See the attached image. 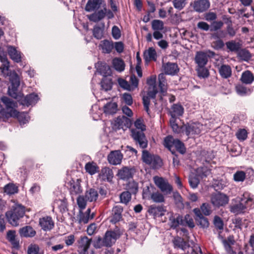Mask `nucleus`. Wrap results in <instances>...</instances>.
Returning <instances> with one entry per match:
<instances>
[{
	"label": "nucleus",
	"mask_w": 254,
	"mask_h": 254,
	"mask_svg": "<svg viewBox=\"0 0 254 254\" xmlns=\"http://www.w3.org/2000/svg\"><path fill=\"white\" fill-rule=\"evenodd\" d=\"M2 102L5 106V109H3L0 104V113L6 118L9 117H19L20 123L25 124L28 121V117L24 114H21L19 116V112L15 109L17 106L16 102L11 100L6 97L1 98Z\"/></svg>",
	"instance_id": "obj_1"
},
{
	"label": "nucleus",
	"mask_w": 254,
	"mask_h": 254,
	"mask_svg": "<svg viewBox=\"0 0 254 254\" xmlns=\"http://www.w3.org/2000/svg\"><path fill=\"white\" fill-rule=\"evenodd\" d=\"M25 207L19 204H16L11 210L7 211L6 217L8 222L12 226H17L18 225V220L22 218L25 214Z\"/></svg>",
	"instance_id": "obj_2"
},
{
	"label": "nucleus",
	"mask_w": 254,
	"mask_h": 254,
	"mask_svg": "<svg viewBox=\"0 0 254 254\" xmlns=\"http://www.w3.org/2000/svg\"><path fill=\"white\" fill-rule=\"evenodd\" d=\"M254 203L253 199L250 194L245 192L240 198L239 203L231 207V211L236 214L243 213L247 208H251Z\"/></svg>",
	"instance_id": "obj_3"
},
{
	"label": "nucleus",
	"mask_w": 254,
	"mask_h": 254,
	"mask_svg": "<svg viewBox=\"0 0 254 254\" xmlns=\"http://www.w3.org/2000/svg\"><path fill=\"white\" fill-rule=\"evenodd\" d=\"M142 195L143 198L151 200L155 203H162L165 201L164 194L152 185L143 189Z\"/></svg>",
	"instance_id": "obj_4"
},
{
	"label": "nucleus",
	"mask_w": 254,
	"mask_h": 254,
	"mask_svg": "<svg viewBox=\"0 0 254 254\" xmlns=\"http://www.w3.org/2000/svg\"><path fill=\"white\" fill-rule=\"evenodd\" d=\"M142 159L143 162L150 165L154 169H157L162 165V160L157 155L150 153L147 150H143Z\"/></svg>",
	"instance_id": "obj_5"
},
{
	"label": "nucleus",
	"mask_w": 254,
	"mask_h": 254,
	"mask_svg": "<svg viewBox=\"0 0 254 254\" xmlns=\"http://www.w3.org/2000/svg\"><path fill=\"white\" fill-rule=\"evenodd\" d=\"M153 180L155 185L164 194H170L173 191V186L169 183L167 179L155 176L153 177Z\"/></svg>",
	"instance_id": "obj_6"
},
{
	"label": "nucleus",
	"mask_w": 254,
	"mask_h": 254,
	"mask_svg": "<svg viewBox=\"0 0 254 254\" xmlns=\"http://www.w3.org/2000/svg\"><path fill=\"white\" fill-rule=\"evenodd\" d=\"M131 135L136 144L142 148L147 147L148 141L143 131L137 129H131Z\"/></svg>",
	"instance_id": "obj_7"
},
{
	"label": "nucleus",
	"mask_w": 254,
	"mask_h": 254,
	"mask_svg": "<svg viewBox=\"0 0 254 254\" xmlns=\"http://www.w3.org/2000/svg\"><path fill=\"white\" fill-rule=\"evenodd\" d=\"M227 33L224 30H219L211 35V39L213 40L212 47L213 48H223L224 43L221 38L226 37Z\"/></svg>",
	"instance_id": "obj_8"
},
{
	"label": "nucleus",
	"mask_w": 254,
	"mask_h": 254,
	"mask_svg": "<svg viewBox=\"0 0 254 254\" xmlns=\"http://www.w3.org/2000/svg\"><path fill=\"white\" fill-rule=\"evenodd\" d=\"M215 56L214 52L208 51L207 53L202 52H197L195 57V62L198 66H205L208 58H213Z\"/></svg>",
	"instance_id": "obj_9"
},
{
	"label": "nucleus",
	"mask_w": 254,
	"mask_h": 254,
	"mask_svg": "<svg viewBox=\"0 0 254 254\" xmlns=\"http://www.w3.org/2000/svg\"><path fill=\"white\" fill-rule=\"evenodd\" d=\"M157 92V86H149L147 96H144L142 98L144 109L148 114H149V112L150 99L155 98Z\"/></svg>",
	"instance_id": "obj_10"
},
{
	"label": "nucleus",
	"mask_w": 254,
	"mask_h": 254,
	"mask_svg": "<svg viewBox=\"0 0 254 254\" xmlns=\"http://www.w3.org/2000/svg\"><path fill=\"white\" fill-rule=\"evenodd\" d=\"M228 197L225 194L221 193H215L212 194L211 202L212 204L217 207L223 206L228 203Z\"/></svg>",
	"instance_id": "obj_11"
},
{
	"label": "nucleus",
	"mask_w": 254,
	"mask_h": 254,
	"mask_svg": "<svg viewBox=\"0 0 254 254\" xmlns=\"http://www.w3.org/2000/svg\"><path fill=\"white\" fill-rule=\"evenodd\" d=\"M120 234L118 231H107L104 236L105 247H111L120 238Z\"/></svg>",
	"instance_id": "obj_12"
},
{
	"label": "nucleus",
	"mask_w": 254,
	"mask_h": 254,
	"mask_svg": "<svg viewBox=\"0 0 254 254\" xmlns=\"http://www.w3.org/2000/svg\"><path fill=\"white\" fill-rule=\"evenodd\" d=\"M185 133L187 135L189 134H198L203 128L202 124L199 123H192L184 125Z\"/></svg>",
	"instance_id": "obj_13"
},
{
	"label": "nucleus",
	"mask_w": 254,
	"mask_h": 254,
	"mask_svg": "<svg viewBox=\"0 0 254 254\" xmlns=\"http://www.w3.org/2000/svg\"><path fill=\"white\" fill-rule=\"evenodd\" d=\"M131 125L130 120L125 116L119 117L115 121L113 127L115 129H123L126 130Z\"/></svg>",
	"instance_id": "obj_14"
},
{
	"label": "nucleus",
	"mask_w": 254,
	"mask_h": 254,
	"mask_svg": "<svg viewBox=\"0 0 254 254\" xmlns=\"http://www.w3.org/2000/svg\"><path fill=\"white\" fill-rule=\"evenodd\" d=\"M3 49H0V61L2 64L0 67V70L4 76H9L11 71H9V63L7 60L6 55L3 53Z\"/></svg>",
	"instance_id": "obj_15"
},
{
	"label": "nucleus",
	"mask_w": 254,
	"mask_h": 254,
	"mask_svg": "<svg viewBox=\"0 0 254 254\" xmlns=\"http://www.w3.org/2000/svg\"><path fill=\"white\" fill-rule=\"evenodd\" d=\"M123 158V155L120 150L112 151L108 155L109 163L113 165L120 164Z\"/></svg>",
	"instance_id": "obj_16"
},
{
	"label": "nucleus",
	"mask_w": 254,
	"mask_h": 254,
	"mask_svg": "<svg viewBox=\"0 0 254 254\" xmlns=\"http://www.w3.org/2000/svg\"><path fill=\"white\" fill-rule=\"evenodd\" d=\"M134 169L128 167H124L118 170L117 176L124 181H127L133 177Z\"/></svg>",
	"instance_id": "obj_17"
},
{
	"label": "nucleus",
	"mask_w": 254,
	"mask_h": 254,
	"mask_svg": "<svg viewBox=\"0 0 254 254\" xmlns=\"http://www.w3.org/2000/svg\"><path fill=\"white\" fill-rule=\"evenodd\" d=\"M92 241L91 239H89L87 236H81L80 239L78 241V248L80 249L81 254H85L91 245Z\"/></svg>",
	"instance_id": "obj_18"
},
{
	"label": "nucleus",
	"mask_w": 254,
	"mask_h": 254,
	"mask_svg": "<svg viewBox=\"0 0 254 254\" xmlns=\"http://www.w3.org/2000/svg\"><path fill=\"white\" fill-rule=\"evenodd\" d=\"M148 213L155 217H161L165 215L166 209L164 206L151 205L148 209Z\"/></svg>",
	"instance_id": "obj_19"
},
{
	"label": "nucleus",
	"mask_w": 254,
	"mask_h": 254,
	"mask_svg": "<svg viewBox=\"0 0 254 254\" xmlns=\"http://www.w3.org/2000/svg\"><path fill=\"white\" fill-rule=\"evenodd\" d=\"M123 208L121 206H115L112 209V216L110 222L113 224H116L119 222L122 218V212Z\"/></svg>",
	"instance_id": "obj_20"
},
{
	"label": "nucleus",
	"mask_w": 254,
	"mask_h": 254,
	"mask_svg": "<svg viewBox=\"0 0 254 254\" xmlns=\"http://www.w3.org/2000/svg\"><path fill=\"white\" fill-rule=\"evenodd\" d=\"M39 224L44 231H50L54 227V222L51 217L46 216L39 220Z\"/></svg>",
	"instance_id": "obj_21"
},
{
	"label": "nucleus",
	"mask_w": 254,
	"mask_h": 254,
	"mask_svg": "<svg viewBox=\"0 0 254 254\" xmlns=\"http://www.w3.org/2000/svg\"><path fill=\"white\" fill-rule=\"evenodd\" d=\"M8 54L10 59L15 63H19L24 60L23 54L17 49H8Z\"/></svg>",
	"instance_id": "obj_22"
},
{
	"label": "nucleus",
	"mask_w": 254,
	"mask_h": 254,
	"mask_svg": "<svg viewBox=\"0 0 254 254\" xmlns=\"http://www.w3.org/2000/svg\"><path fill=\"white\" fill-rule=\"evenodd\" d=\"M184 108L178 104H173L170 110L171 119H176L177 118L181 116L184 113Z\"/></svg>",
	"instance_id": "obj_23"
},
{
	"label": "nucleus",
	"mask_w": 254,
	"mask_h": 254,
	"mask_svg": "<svg viewBox=\"0 0 254 254\" xmlns=\"http://www.w3.org/2000/svg\"><path fill=\"white\" fill-rule=\"evenodd\" d=\"M99 176L103 180L110 182L112 181L113 178L114 173L111 169L107 167H105L102 168Z\"/></svg>",
	"instance_id": "obj_24"
},
{
	"label": "nucleus",
	"mask_w": 254,
	"mask_h": 254,
	"mask_svg": "<svg viewBox=\"0 0 254 254\" xmlns=\"http://www.w3.org/2000/svg\"><path fill=\"white\" fill-rule=\"evenodd\" d=\"M209 6L210 3L208 0H198L194 2L193 8L196 11L202 12L206 10Z\"/></svg>",
	"instance_id": "obj_25"
},
{
	"label": "nucleus",
	"mask_w": 254,
	"mask_h": 254,
	"mask_svg": "<svg viewBox=\"0 0 254 254\" xmlns=\"http://www.w3.org/2000/svg\"><path fill=\"white\" fill-rule=\"evenodd\" d=\"M6 238L8 242L11 244L13 248L15 249L19 248V241L16 238V231L15 230L8 231Z\"/></svg>",
	"instance_id": "obj_26"
},
{
	"label": "nucleus",
	"mask_w": 254,
	"mask_h": 254,
	"mask_svg": "<svg viewBox=\"0 0 254 254\" xmlns=\"http://www.w3.org/2000/svg\"><path fill=\"white\" fill-rule=\"evenodd\" d=\"M163 67L165 74L169 75H174L179 70L178 66L176 64L169 62L164 64Z\"/></svg>",
	"instance_id": "obj_27"
},
{
	"label": "nucleus",
	"mask_w": 254,
	"mask_h": 254,
	"mask_svg": "<svg viewBox=\"0 0 254 254\" xmlns=\"http://www.w3.org/2000/svg\"><path fill=\"white\" fill-rule=\"evenodd\" d=\"M80 181L79 179H77L75 181L73 180L70 181V193L72 196L81 193L82 190Z\"/></svg>",
	"instance_id": "obj_28"
},
{
	"label": "nucleus",
	"mask_w": 254,
	"mask_h": 254,
	"mask_svg": "<svg viewBox=\"0 0 254 254\" xmlns=\"http://www.w3.org/2000/svg\"><path fill=\"white\" fill-rule=\"evenodd\" d=\"M169 215L170 226L172 228H176L179 225H184L183 221V217L179 215L174 216L172 213H168Z\"/></svg>",
	"instance_id": "obj_29"
},
{
	"label": "nucleus",
	"mask_w": 254,
	"mask_h": 254,
	"mask_svg": "<svg viewBox=\"0 0 254 254\" xmlns=\"http://www.w3.org/2000/svg\"><path fill=\"white\" fill-rule=\"evenodd\" d=\"M19 233L21 237H33L36 235V231L30 226H26L20 228Z\"/></svg>",
	"instance_id": "obj_30"
},
{
	"label": "nucleus",
	"mask_w": 254,
	"mask_h": 254,
	"mask_svg": "<svg viewBox=\"0 0 254 254\" xmlns=\"http://www.w3.org/2000/svg\"><path fill=\"white\" fill-rule=\"evenodd\" d=\"M90 208H88L85 213H83L80 210L79 222L80 223L86 224L88 222L90 219H93L95 216V214L92 213L90 215Z\"/></svg>",
	"instance_id": "obj_31"
},
{
	"label": "nucleus",
	"mask_w": 254,
	"mask_h": 254,
	"mask_svg": "<svg viewBox=\"0 0 254 254\" xmlns=\"http://www.w3.org/2000/svg\"><path fill=\"white\" fill-rule=\"evenodd\" d=\"M231 51H235L238 56L242 60L248 61L251 58V53L246 49H229Z\"/></svg>",
	"instance_id": "obj_32"
},
{
	"label": "nucleus",
	"mask_w": 254,
	"mask_h": 254,
	"mask_svg": "<svg viewBox=\"0 0 254 254\" xmlns=\"http://www.w3.org/2000/svg\"><path fill=\"white\" fill-rule=\"evenodd\" d=\"M39 99L38 96L34 93L30 94L25 96L22 100V104L23 105L28 106L35 104Z\"/></svg>",
	"instance_id": "obj_33"
},
{
	"label": "nucleus",
	"mask_w": 254,
	"mask_h": 254,
	"mask_svg": "<svg viewBox=\"0 0 254 254\" xmlns=\"http://www.w3.org/2000/svg\"><path fill=\"white\" fill-rule=\"evenodd\" d=\"M105 15L106 7H104L103 9L98 10V11L90 15L88 18L91 21L97 22L103 19Z\"/></svg>",
	"instance_id": "obj_34"
},
{
	"label": "nucleus",
	"mask_w": 254,
	"mask_h": 254,
	"mask_svg": "<svg viewBox=\"0 0 254 254\" xmlns=\"http://www.w3.org/2000/svg\"><path fill=\"white\" fill-rule=\"evenodd\" d=\"M100 48H123L124 44L122 42H113L111 40H104L101 41Z\"/></svg>",
	"instance_id": "obj_35"
},
{
	"label": "nucleus",
	"mask_w": 254,
	"mask_h": 254,
	"mask_svg": "<svg viewBox=\"0 0 254 254\" xmlns=\"http://www.w3.org/2000/svg\"><path fill=\"white\" fill-rule=\"evenodd\" d=\"M103 0H88L85 9L86 11H92L94 9L99 8L102 4Z\"/></svg>",
	"instance_id": "obj_36"
},
{
	"label": "nucleus",
	"mask_w": 254,
	"mask_h": 254,
	"mask_svg": "<svg viewBox=\"0 0 254 254\" xmlns=\"http://www.w3.org/2000/svg\"><path fill=\"white\" fill-rule=\"evenodd\" d=\"M118 111V105L116 102H109L104 106V112L106 115H113Z\"/></svg>",
	"instance_id": "obj_37"
},
{
	"label": "nucleus",
	"mask_w": 254,
	"mask_h": 254,
	"mask_svg": "<svg viewBox=\"0 0 254 254\" xmlns=\"http://www.w3.org/2000/svg\"><path fill=\"white\" fill-rule=\"evenodd\" d=\"M84 196L87 201L90 202L95 201L98 197V193L96 190L90 189L86 191Z\"/></svg>",
	"instance_id": "obj_38"
},
{
	"label": "nucleus",
	"mask_w": 254,
	"mask_h": 254,
	"mask_svg": "<svg viewBox=\"0 0 254 254\" xmlns=\"http://www.w3.org/2000/svg\"><path fill=\"white\" fill-rule=\"evenodd\" d=\"M104 28L105 24L104 23L95 26L93 30L94 36L98 39H101L103 36Z\"/></svg>",
	"instance_id": "obj_39"
},
{
	"label": "nucleus",
	"mask_w": 254,
	"mask_h": 254,
	"mask_svg": "<svg viewBox=\"0 0 254 254\" xmlns=\"http://www.w3.org/2000/svg\"><path fill=\"white\" fill-rule=\"evenodd\" d=\"M220 75L224 78H227L231 76L232 70L231 67L228 65L223 64L219 69Z\"/></svg>",
	"instance_id": "obj_40"
},
{
	"label": "nucleus",
	"mask_w": 254,
	"mask_h": 254,
	"mask_svg": "<svg viewBox=\"0 0 254 254\" xmlns=\"http://www.w3.org/2000/svg\"><path fill=\"white\" fill-rule=\"evenodd\" d=\"M241 80L245 84H251L254 80V76L251 71L247 70L243 73Z\"/></svg>",
	"instance_id": "obj_41"
},
{
	"label": "nucleus",
	"mask_w": 254,
	"mask_h": 254,
	"mask_svg": "<svg viewBox=\"0 0 254 254\" xmlns=\"http://www.w3.org/2000/svg\"><path fill=\"white\" fill-rule=\"evenodd\" d=\"M175 140L176 139L171 135L166 136L164 140V145L171 151L173 154L175 153V151L174 150H172V148L174 147V144Z\"/></svg>",
	"instance_id": "obj_42"
},
{
	"label": "nucleus",
	"mask_w": 254,
	"mask_h": 254,
	"mask_svg": "<svg viewBox=\"0 0 254 254\" xmlns=\"http://www.w3.org/2000/svg\"><path fill=\"white\" fill-rule=\"evenodd\" d=\"M113 65L114 68L119 72H122L125 69V64L124 62L120 59H114L113 60Z\"/></svg>",
	"instance_id": "obj_43"
},
{
	"label": "nucleus",
	"mask_w": 254,
	"mask_h": 254,
	"mask_svg": "<svg viewBox=\"0 0 254 254\" xmlns=\"http://www.w3.org/2000/svg\"><path fill=\"white\" fill-rule=\"evenodd\" d=\"M85 169L86 171L91 175H93L99 171V167L93 162L86 163Z\"/></svg>",
	"instance_id": "obj_44"
},
{
	"label": "nucleus",
	"mask_w": 254,
	"mask_h": 254,
	"mask_svg": "<svg viewBox=\"0 0 254 254\" xmlns=\"http://www.w3.org/2000/svg\"><path fill=\"white\" fill-rule=\"evenodd\" d=\"M151 28L153 31H163L164 23L161 20H153L151 22Z\"/></svg>",
	"instance_id": "obj_45"
},
{
	"label": "nucleus",
	"mask_w": 254,
	"mask_h": 254,
	"mask_svg": "<svg viewBox=\"0 0 254 254\" xmlns=\"http://www.w3.org/2000/svg\"><path fill=\"white\" fill-rule=\"evenodd\" d=\"M176 119H170V124L173 131L177 133L185 132V129L184 128V125L179 127L176 123Z\"/></svg>",
	"instance_id": "obj_46"
},
{
	"label": "nucleus",
	"mask_w": 254,
	"mask_h": 254,
	"mask_svg": "<svg viewBox=\"0 0 254 254\" xmlns=\"http://www.w3.org/2000/svg\"><path fill=\"white\" fill-rule=\"evenodd\" d=\"M131 198V194L128 191H123L120 195V202L126 205H127L129 203Z\"/></svg>",
	"instance_id": "obj_47"
},
{
	"label": "nucleus",
	"mask_w": 254,
	"mask_h": 254,
	"mask_svg": "<svg viewBox=\"0 0 254 254\" xmlns=\"http://www.w3.org/2000/svg\"><path fill=\"white\" fill-rule=\"evenodd\" d=\"M9 80L11 83V85L16 87H19L20 85V78L15 71H13L10 72L9 75Z\"/></svg>",
	"instance_id": "obj_48"
},
{
	"label": "nucleus",
	"mask_w": 254,
	"mask_h": 254,
	"mask_svg": "<svg viewBox=\"0 0 254 254\" xmlns=\"http://www.w3.org/2000/svg\"><path fill=\"white\" fill-rule=\"evenodd\" d=\"M97 70L103 76L106 77L111 74V69L110 67L106 64H101L98 68Z\"/></svg>",
	"instance_id": "obj_49"
},
{
	"label": "nucleus",
	"mask_w": 254,
	"mask_h": 254,
	"mask_svg": "<svg viewBox=\"0 0 254 254\" xmlns=\"http://www.w3.org/2000/svg\"><path fill=\"white\" fill-rule=\"evenodd\" d=\"M196 71L198 76L202 78H206L209 76L208 70L205 67V66H197Z\"/></svg>",
	"instance_id": "obj_50"
},
{
	"label": "nucleus",
	"mask_w": 254,
	"mask_h": 254,
	"mask_svg": "<svg viewBox=\"0 0 254 254\" xmlns=\"http://www.w3.org/2000/svg\"><path fill=\"white\" fill-rule=\"evenodd\" d=\"M102 88L105 91H108L111 89L112 87V83L111 79L104 78L101 82Z\"/></svg>",
	"instance_id": "obj_51"
},
{
	"label": "nucleus",
	"mask_w": 254,
	"mask_h": 254,
	"mask_svg": "<svg viewBox=\"0 0 254 254\" xmlns=\"http://www.w3.org/2000/svg\"><path fill=\"white\" fill-rule=\"evenodd\" d=\"M4 192L8 194H12L17 193L18 188L12 184L6 185L4 188Z\"/></svg>",
	"instance_id": "obj_52"
},
{
	"label": "nucleus",
	"mask_w": 254,
	"mask_h": 254,
	"mask_svg": "<svg viewBox=\"0 0 254 254\" xmlns=\"http://www.w3.org/2000/svg\"><path fill=\"white\" fill-rule=\"evenodd\" d=\"M144 57L149 60L156 61L157 58L156 52L155 49H148L144 52Z\"/></svg>",
	"instance_id": "obj_53"
},
{
	"label": "nucleus",
	"mask_w": 254,
	"mask_h": 254,
	"mask_svg": "<svg viewBox=\"0 0 254 254\" xmlns=\"http://www.w3.org/2000/svg\"><path fill=\"white\" fill-rule=\"evenodd\" d=\"M187 3V0H173V4L175 8L179 10L183 9Z\"/></svg>",
	"instance_id": "obj_54"
},
{
	"label": "nucleus",
	"mask_w": 254,
	"mask_h": 254,
	"mask_svg": "<svg viewBox=\"0 0 254 254\" xmlns=\"http://www.w3.org/2000/svg\"><path fill=\"white\" fill-rule=\"evenodd\" d=\"M174 147L181 154H184L186 152V148L184 143L178 139H176L174 144Z\"/></svg>",
	"instance_id": "obj_55"
},
{
	"label": "nucleus",
	"mask_w": 254,
	"mask_h": 254,
	"mask_svg": "<svg viewBox=\"0 0 254 254\" xmlns=\"http://www.w3.org/2000/svg\"><path fill=\"white\" fill-rule=\"evenodd\" d=\"M87 201L83 195H79L77 197V203L81 211L85 208Z\"/></svg>",
	"instance_id": "obj_56"
},
{
	"label": "nucleus",
	"mask_w": 254,
	"mask_h": 254,
	"mask_svg": "<svg viewBox=\"0 0 254 254\" xmlns=\"http://www.w3.org/2000/svg\"><path fill=\"white\" fill-rule=\"evenodd\" d=\"M118 81L120 86L123 88L128 91L133 90V88H132L126 80L122 78H119Z\"/></svg>",
	"instance_id": "obj_57"
},
{
	"label": "nucleus",
	"mask_w": 254,
	"mask_h": 254,
	"mask_svg": "<svg viewBox=\"0 0 254 254\" xmlns=\"http://www.w3.org/2000/svg\"><path fill=\"white\" fill-rule=\"evenodd\" d=\"M246 178V173L242 171L236 172L234 175V180L236 182H243Z\"/></svg>",
	"instance_id": "obj_58"
},
{
	"label": "nucleus",
	"mask_w": 254,
	"mask_h": 254,
	"mask_svg": "<svg viewBox=\"0 0 254 254\" xmlns=\"http://www.w3.org/2000/svg\"><path fill=\"white\" fill-rule=\"evenodd\" d=\"M197 224L203 228H207L209 226V223L207 218L200 217V218H195Z\"/></svg>",
	"instance_id": "obj_59"
},
{
	"label": "nucleus",
	"mask_w": 254,
	"mask_h": 254,
	"mask_svg": "<svg viewBox=\"0 0 254 254\" xmlns=\"http://www.w3.org/2000/svg\"><path fill=\"white\" fill-rule=\"evenodd\" d=\"M183 221L184 223V226L188 225L190 228H193L194 227V224L192 218L189 214L185 215L184 218H183Z\"/></svg>",
	"instance_id": "obj_60"
},
{
	"label": "nucleus",
	"mask_w": 254,
	"mask_h": 254,
	"mask_svg": "<svg viewBox=\"0 0 254 254\" xmlns=\"http://www.w3.org/2000/svg\"><path fill=\"white\" fill-rule=\"evenodd\" d=\"M40 252L39 247L36 244H31L28 248V254H38Z\"/></svg>",
	"instance_id": "obj_61"
},
{
	"label": "nucleus",
	"mask_w": 254,
	"mask_h": 254,
	"mask_svg": "<svg viewBox=\"0 0 254 254\" xmlns=\"http://www.w3.org/2000/svg\"><path fill=\"white\" fill-rule=\"evenodd\" d=\"M236 136L238 139L244 141L247 138L248 132L245 129H240L237 132Z\"/></svg>",
	"instance_id": "obj_62"
},
{
	"label": "nucleus",
	"mask_w": 254,
	"mask_h": 254,
	"mask_svg": "<svg viewBox=\"0 0 254 254\" xmlns=\"http://www.w3.org/2000/svg\"><path fill=\"white\" fill-rule=\"evenodd\" d=\"M189 182L190 187L193 189H195L198 186L199 180L196 176H191L189 177Z\"/></svg>",
	"instance_id": "obj_63"
},
{
	"label": "nucleus",
	"mask_w": 254,
	"mask_h": 254,
	"mask_svg": "<svg viewBox=\"0 0 254 254\" xmlns=\"http://www.w3.org/2000/svg\"><path fill=\"white\" fill-rule=\"evenodd\" d=\"M93 245L95 249H100L103 247H105L104 238L102 239L101 237H98L94 242Z\"/></svg>",
	"instance_id": "obj_64"
}]
</instances>
